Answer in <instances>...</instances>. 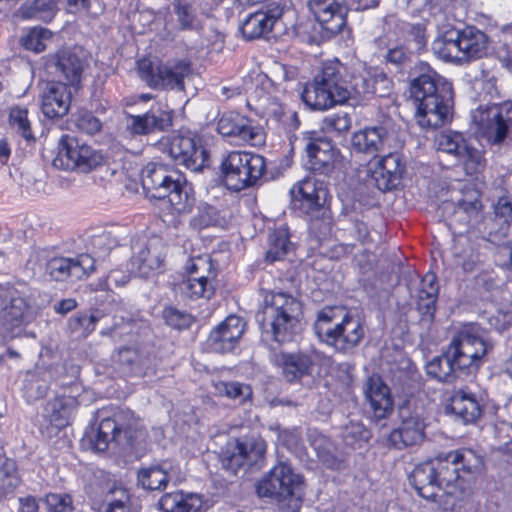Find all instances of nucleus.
I'll return each mask as SVG.
<instances>
[{
    "mask_svg": "<svg viewBox=\"0 0 512 512\" xmlns=\"http://www.w3.org/2000/svg\"><path fill=\"white\" fill-rule=\"evenodd\" d=\"M347 77L348 69L338 59L323 62L313 81L302 93L304 103L313 110L324 111L344 104L351 97L352 91L357 94L378 93L379 80L370 78L369 72L353 77L352 84L348 83ZM380 82L386 83L388 80L381 76Z\"/></svg>",
    "mask_w": 512,
    "mask_h": 512,
    "instance_id": "nucleus-1",
    "label": "nucleus"
},
{
    "mask_svg": "<svg viewBox=\"0 0 512 512\" xmlns=\"http://www.w3.org/2000/svg\"><path fill=\"white\" fill-rule=\"evenodd\" d=\"M263 304L256 314L262 337L279 344L291 342L301 330L302 301L289 292L261 290Z\"/></svg>",
    "mask_w": 512,
    "mask_h": 512,
    "instance_id": "nucleus-2",
    "label": "nucleus"
},
{
    "mask_svg": "<svg viewBox=\"0 0 512 512\" xmlns=\"http://www.w3.org/2000/svg\"><path fill=\"white\" fill-rule=\"evenodd\" d=\"M314 332L321 342L345 352L360 344L365 328L358 315L337 307H325L317 313Z\"/></svg>",
    "mask_w": 512,
    "mask_h": 512,
    "instance_id": "nucleus-3",
    "label": "nucleus"
},
{
    "mask_svg": "<svg viewBox=\"0 0 512 512\" xmlns=\"http://www.w3.org/2000/svg\"><path fill=\"white\" fill-rule=\"evenodd\" d=\"M141 182L149 197L167 199L177 212L186 211L193 203L192 188L184 176L163 164L148 163L142 169Z\"/></svg>",
    "mask_w": 512,
    "mask_h": 512,
    "instance_id": "nucleus-4",
    "label": "nucleus"
},
{
    "mask_svg": "<svg viewBox=\"0 0 512 512\" xmlns=\"http://www.w3.org/2000/svg\"><path fill=\"white\" fill-rule=\"evenodd\" d=\"M265 168L261 155L245 151L228 153L220 164L224 185L237 192L254 185L264 174Z\"/></svg>",
    "mask_w": 512,
    "mask_h": 512,
    "instance_id": "nucleus-5",
    "label": "nucleus"
},
{
    "mask_svg": "<svg viewBox=\"0 0 512 512\" xmlns=\"http://www.w3.org/2000/svg\"><path fill=\"white\" fill-rule=\"evenodd\" d=\"M455 357L456 364L465 374L476 371L483 364L484 358L492 350V344L482 336L476 325L463 327L448 346Z\"/></svg>",
    "mask_w": 512,
    "mask_h": 512,
    "instance_id": "nucleus-6",
    "label": "nucleus"
},
{
    "mask_svg": "<svg viewBox=\"0 0 512 512\" xmlns=\"http://www.w3.org/2000/svg\"><path fill=\"white\" fill-rule=\"evenodd\" d=\"M158 148L177 165L191 171H201L207 165L208 153L201 139L189 131L162 138L158 142Z\"/></svg>",
    "mask_w": 512,
    "mask_h": 512,
    "instance_id": "nucleus-7",
    "label": "nucleus"
},
{
    "mask_svg": "<svg viewBox=\"0 0 512 512\" xmlns=\"http://www.w3.org/2000/svg\"><path fill=\"white\" fill-rule=\"evenodd\" d=\"M138 72L149 87L183 91L184 80L192 75L193 70L187 59L170 60L156 66L143 59L138 62Z\"/></svg>",
    "mask_w": 512,
    "mask_h": 512,
    "instance_id": "nucleus-8",
    "label": "nucleus"
},
{
    "mask_svg": "<svg viewBox=\"0 0 512 512\" xmlns=\"http://www.w3.org/2000/svg\"><path fill=\"white\" fill-rule=\"evenodd\" d=\"M103 161L100 151L73 136L63 134L58 140L57 154L52 163L55 168L87 173L102 165Z\"/></svg>",
    "mask_w": 512,
    "mask_h": 512,
    "instance_id": "nucleus-9",
    "label": "nucleus"
},
{
    "mask_svg": "<svg viewBox=\"0 0 512 512\" xmlns=\"http://www.w3.org/2000/svg\"><path fill=\"white\" fill-rule=\"evenodd\" d=\"M303 479L295 474L287 463L280 462L257 484V493L260 497H273L286 499L291 497L292 508L297 511L300 508Z\"/></svg>",
    "mask_w": 512,
    "mask_h": 512,
    "instance_id": "nucleus-10",
    "label": "nucleus"
},
{
    "mask_svg": "<svg viewBox=\"0 0 512 512\" xmlns=\"http://www.w3.org/2000/svg\"><path fill=\"white\" fill-rule=\"evenodd\" d=\"M478 133L492 144L501 143L512 128V101L492 103L472 112Z\"/></svg>",
    "mask_w": 512,
    "mask_h": 512,
    "instance_id": "nucleus-11",
    "label": "nucleus"
},
{
    "mask_svg": "<svg viewBox=\"0 0 512 512\" xmlns=\"http://www.w3.org/2000/svg\"><path fill=\"white\" fill-rule=\"evenodd\" d=\"M141 431L138 429V420L131 411H121L114 418H104L97 429L93 439V447L99 452L108 449L111 442L118 445L132 446L134 439Z\"/></svg>",
    "mask_w": 512,
    "mask_h": 512,
    "instance_id": "nucleus-12",
    "label": "nucleus"
},
{
    "mask_svg": "<svg viewBox=\"0 0 512 512\" xmlns=\"http://www.w3.org/2000/svg\"><path fill=\"white\" fill-rule=\"evenodd\" d=\"M436 144L439 151L452 155L467 175H478L486 167L483 151L473 146L460 132H443L437 137Z\"/></svg>",
    "mask_w": 512,
    "mask_h": 512,
    "instance_id": "nucleus-13",
    "label": "nucleus"
},
{
    "mask_svg": "<svg viewBox=\"0 0 512 512\" xmlns=\"http://www.w3.org/2000/svg\"><path fill=\"white\" fill-rule=\"evenodd\" d=\"M188 277L178 284L179 291L191 299L210 298L214 292L217 272L209 255L188 259L185 265Z\"/></svg>",
    "mask_w": 512,
    "mask_h": 512,
    "instance_id": "nucleus-14",
    "label": "nucleus"
},
{
    "mask_svg": "<svg viewBox=\"0 0 512 512\" xmlns=\"http://www.w3.org/2000/svg\"><path fill=\"white\" fill-rule=\"evenodd\" d=\"M300 144L305 152L306 166L314 172L327 175L342 162L339 151L331 141L315 131L303 133Z\"/></svg>",
    "mask_w": 512,
    "mask_h": 512,
    "instance_id": "nucleus-15",
    "label": "nucleus"
},
{
    "mask_svg": "<svg viewBox=\"0 0 512 512\" xmlns=\"http://www.w3.org/2000/svg\"><path fill=\"white\" fill-rule=\"evenodd\" d=\"M453 90L450 83H442L435 97H429L417 104V123L423 128H437L451 117Z\"/></svg>",
    "mask_w": 512,
    "mask_h": 512,
    "instance_id": "nucleus-16",
    "label": "nucleus"
},
{
    "mask_svg": "<svg viewBox=\"0 0 512 512\" xmlns=\"http://www.w3.org/2000/svg\"><path fill=\"white\" fill-rule=\"evenodd\" d=\"M217 130L222 136L238 144L246 143L257 147L265 143L264 130L249 118L235 112L223 114L218 120Z\"/></svg>",
    "mask_w": 512,
    "mask_h": 512,
    "instance_id": "nucleus-17",
    "label": "nucleus"
},
{
    "mask_svg": "<svg viewBox=\"0 0 512 512\" xmlns=\"http://www.w3.org/2000/svg\"><path fill=\"white\" fill-rule=\"evenodd\" d=\"M30 306L14 288L0 290V334H12L29 320Z\"/></svg>",
    "mask_w": 512,
    "mask_h": 512,
    "instance_id": "nucleus-18",
    "label": "nucleus"
},
{
    "mask_svg": "<svg viewBox=\"0 0 512 512\" xmlns=\"http://www.w3.org/2000/svg\"><path fill=\"white\" fill-rule=\"evenodd\" d=\"M166 245L159 238L151 239L146 245L136 249L130 259V269L141 278L153 277L164 271Z\"/></svg>",
    "mask_w": 512,
    "mask_h": 512,
    "instance_id": "nucleus-19",
    "label": "nucleus"
},
{
    "mask_svg": "<svg viewBox=\"0 0 512 512\" xmlns=\"http://www.w3.org/2000/svg\"><path fill=\"white\" fill-rule=\"evenodd\" d=\"M294 204L305 214L318 217L324 209L327 189L323 182L314 177H306L290 190Z\"/></svg>",
    "mask_w": 512,
    "mask_h": 512,
    "instance_id": "nucleus-20",
    "label": "nucleus"
},
{
    "mask_svg": "<svg viewBox=\"0 0 512 512\" xmlns=\"http://www.w3.org/2000/svg\"><path fill=\"white\" fill-rule=\"evenodd\" d=\"M261 9L250 13L242 22L240 30L247 40L258 39L268 35L276 21L283 14L280 0H265Z\"/></svg>",
    "mask_w": 512,
    "mask_h": 512,
    "instance_id": "nucleus-21",
    "label": "nucleus"
},
{
    "mask_svg": "<svg viewBox=\"0 0 512 512\" xmlns=\"http://www.w3.org/2000/svg\"><path fill=\"white\" fill-rule=\"evenodd\" d=\"M94 270V259L88 254L75 258L54 257L46 264V274L53 280H81Z\"/></svg>",
    "mask_w": 512,
    "mask_h": 512,
    "instance_id": "nucleus-22",
    "label": "nucleus"
},
{
    "mask_svg": "<svg viewBox=\"0 0 512 512\" xmlns=\"http://www.w3.org/2000/svg\"><path fill=\"white\" fill-rule=\"evenodd\" d=\"M308 8L330 35L339 33L346 24L348 9L344 0H309Z\"/></svg>",
    "mask_w": 512,
    "mask_h": 512,
    "instance_id": "nucleus-23",
    "label": "nucleus"
},
{
    "mask_svg": "<svg viewBox=\"0 0 512 512\" xmlns=\"http://www.w3.org/2000/svg\"><path fill=\"white\" fill-rule=\"evenodd\" d=\"M270 360L288 382H297L303 377L310 376L314 368L312 356L301 351L274 352Z\"/></svg>",
    "mask_w": 512,
    "mask_h": 512,
    "instance_id": "nucleus-24",
    "label": "nucleus"
},
{
    "mask_svg": "<svg viewBox=\"0 0 512 512\" xmlns=\"http://www.w3.org/2000/svg\"><path fill=\"white\" fill-rule=\"evenodd\" d=\"M245 331V322L238 316L230 315L219 324L207 339L208 348L216 353L231 352Z\"/></svg>",
    "mask_w": 512,
    "mask_h": 512,
    "instance_id": "nucleus-25",
    "label": "nucleus"
},
{
    "mask_svg": "<svg viewBox=\"0 0 512 512\" xmlns=\"http://www.w3.org/2000/svg\"><path fill=\"white\" fill-rule=\"evenodd\" d=\"M371 183L380 191H390L395 188L402 177L403 166L398 155L389 153L369 164Z\"/></svg>",
    "mask_w": 512,
    "mask_h": 512,
    "instance_id": "nucleus-26",
    "label": "nucleus"
},
{
    "mask_svg": "<svg viewBox=\"0 0 512 512\" xmlns=\"http://www.w3.org/2000/svg\"><path fill=\"white\" fill-rule=\"evenodd\" d=\"M87 61L73 51H60L49 61L48 67L53 68L67 86L78 87L87 68Z\"/></svg>",
    "mask_w": 512,
    "mask_h": 512,
    "instance_id": "nucleus-27",
    "label": "nucleus"
},
{
    "mask_svg": "<svg viewBox=\"0 0 512 512\" xmlns=\"http://www.w3.org/2000/svg\"><path fill=\"white\" fill-rule=\"evenodd\" d=\"M71 104V91L63 81H51L45 84L41 94V110L47 118L65 116Z\"/></svg>",
    "mask_w": 512,
    "mask_h": 512,
    "instance_id": "nucleus-28",
    "label": "nucleus"
},
{
    "mask_svg": "<svg viewBox=\"0 0 512 512\" xmlns=\"http://www.w3.org/2000/svg\"><path fill=\"white\" fill-rule=\"evenodd\" d=\"M231 451L223 459V465L236 472V470L248 462L252 464L261 458L265 451L266 445L262 439L259 438H245L236 440L230 444Z\"/></svg>",
    "mask_w": 512,
    "mask_h": 512,
    "instance_id": "nucleus-29",
    "label": "nucleus"
},
{
    "mask_svg": "<svg viewBox=\"0 0 512 512\" xmlns=\"http://www.w3.org/2000/svg\"><path fill=\"white\" fill-rule=\"evenodd\" d=\"M364 394L375 419H385L392 413L394 405L390 389L378 375L367 379Z\"/></svg>",
    "mask_w": 512,
    "mask_h": 512,
    "instance_id": "nucleus-30",
    "label": "nucleus"
},
{
    "mask_svg": "<svg viewBox=\"0 0 512 512\" xmlns=\"http://www.w3.org/2000/svg\"><path fill=\"white\" fill-rule=\"evenodd\" d=\"M182 479L180 468L167 461L143 468L138 472L139 483L149 490H160L169 482L178 483Z\"/></svg>",
    "mask_w": 512,
    "mask_h": 512,
    "instance_id": "nucleus-31",
    "label": "nucleus"
},
{
    "mask_svg": "<svg viewBox=\"0 0 512 512\" xmlns=\"http://www.w3.org/2000/svg\"><path fill=\"white\" fill-rule=\"evenodd\" d=\"M388 131L383 126L365 127L351 137V146L358 152L374 156L385 149Z\"/></svg>",
    "mask_w": 512,
    "mask_h": 512,
    "instance_id": "nucleus-32",
    "label": "nucleus"
},
{
    "mask_svg": "<svg viewBox=\"0 0 512 512\" xmlns=\"http://www.w3.org/2000/svg\"><path fill=\"white\" fill-rule=\"evenodd\" d=\"M439 488L447 495H456L465 488L460 468L450 461V454L433 460Z\"/></svg>",
    "mask_w": 512,
    "mask_h": 512,
    "instance_id": "nucleus-33",
    "label": "nucleus"
},
{
    "mask_svg": "<svg viewBox=\"0 0 512 512\" xmlns=\"http://www.w3.org/2000/svg\"><path fill=\"white\" fill-rule=\"evenodd\" d=\"M461 64L483 57L487 52L488 38L482 31L467 27L458 31Z\"/></svg>",
    "mask_w": 512,
    "mask_h": 512,
    "instance_id": "nucleus-34",
    "label": "nucleus"
},
{
    "mask_svg": "<svg viewBox=\"0 0 512 512\" xmlns=\"http://www.w3.org/2000/svg\"><path fill=\"white\" fill-rule=\"evenodd\" d=\"M420 75L410 83L411 97L419 104L429 97H435L442 83H447L427 64L420 63Z\"/></svg>",
    "mask_w": 512,
    "mask_h": 512,
    "instance_id": "nucleus-35",
    "label": "nucleus"
},
{
    "mask_svg": "<svg viewBox=\"0 0 512 512\" xmlns=\"http://www.w3.org/2000/svg\"><path fill=\"white\" fill-rule=\"evenodd\" d=\"M424 428V422L420 417L409 416L391 432L389 440L397 449L416 445L424 438Z\"/></svg>",
    "mask_w": 512,
    "mask_h": 512,
    "instance_id": "nucleus-36",
    "label": "nucleus"
},
{
    "mask_svg": "<svg viewBox=\"0 0 512 512\" xmlns=\"http://www.w3.org/2000/svg\"><path fill=\"white\" fill-rule=\"evenodd\" d=\"M410 482L421 497L434 499L440 488L433 460L417 465L410 475Z\"/></svg>",
    "mask_w": 512,
    "mask_h": 512,
    "instance_id": "nucleus-37",
    "label": "nucleus"
},
{
    "mask_svg": "<svg viewBox=\"0 0 512 512\" xmlns=\"http://www.w3.org/2000/svg\"><path fill=\"white\" fill-rule=\"evenodd\" d=\"M452 356L451 351L447 348L442 355L434 357L426 364V373L439 382L453 383L465 373L462 368L458 367L455 357Z\"/></svg>",
    "mask_w": 512,
    "mask_h": 512,
    "instance_id": "nucleus-38",
    "label": "nucleus"
},
{
    "mask_svg": "<svg viewBox=\"0 0 512 512\" xmlns=\"http://www.w3.org/2000/svg\"><path fill=\"white\" fill-rule=\"evenodd\" d=\"M77 405V399L73 396L56 397L46 404L45 417L54 427L64 428L69 425Z\"/></svg>",
    "mask_w": 512,
    "mask_h": 512,
    "instance_id": "nucleus-39",
    "label": "nucleus"
},
{
    "mask_svg": "<svg viewBox=\"0 0 512 512\" xmlns=\"http://www.w3.org/2000/svg\"><path fill=\"white\" fill-rule=\"evenodd\" d=\"M451 412L465 424L476 422L481 414V406L476 397L465 390L455 391L450 399Z\"/></svg>",
    "mask_w": 512,
    "mask_h": 512,
    "instance_id": "nucleus-40",
    "label": "nucleus"
},
{
    "mask_svg": "<svg viewBox=\"0 0 512 512\" xmlns=\"http://www.w3.org/2000/svg\"><path fill=\"white\" fill-rule=\"evenodd\" d=\"M158 505L163 512H197L202 506V499L197 494L175 491L164 494Z\"/></svg>",
    "mask_w": 512,
    "mask_h": 512,
    "instance_id": "nucleus-41",
    "label": "nucleus"
},
{
    "mask_svg": "<svg viewBox=\"0 0 512 512\" xmlns=\"http://www.w3.org/2000/svg\"><path fill=\"white\" fill-rule=\"evenodd\" d=\"M439 286L434 273H426L419 285L416 305L422 315L433 317Z\"/></svg>",
    "mask_w": 512,
    "mask_h": 512,
    "instance_id": "nucleus-42",
    "label": "nucleus"
},
{
    "mask_svg": "<svg viewBox=\"0 0 512 512\" xmlns=\"http://www.w3.org/2000/svg\"><path fill=\"white\" fill-rule=\"evenodd\" d=\"M433 53L441 60L461 64L458 31H446L432 42Z\"/></svg>",
    "mask_w": 512,
    "mask_h": 512,
    "instance_id": "nucleus-43",
    "label": "nucleus"
},
{
    "mask_svg": "<svg viewBox=\"0 0 512 512\" xmlns=\"http://www.w3.org/2000/svg\"><path fill=\"white\" fill-rule=\"evenodd\" d=\"M445 211L453 209V218L456 221L468 223L473 217H476L481 210V202L478 199L476 192L467 194L464 199L457 200V205L454 207L452 203H445L443 205Z\"/></svg>",
    "mask_w": 512,
    "mask_h": 512,
    "instance_id": "nucleus-44",
    "label": "nucleus"
},
{
    "mask_svg": "<svg viewBox=\"0 0 512 512\" xmlns=\"http://www.w3.org/2000/svg\"><path fill=\"white\" fill-rule=\"evenodd\" d=\"M450 461L460 468V474L465 476L477 473L483 465L482 458L471 449H458L449 452Z\"/></svg>",
    "mask_w": 512,
    "mask_h": 512,
    "instance_id": "nucleus-45",
    "label": "nucleus"
},
{
    "mask_svg": "<svg viewBox=\"0 0 512 512\" xmlns=\"http://www.w3.org/2000/svg\"><path fill=\"white\" fill-rule=\"evenodd\" d=\"M215 392L219 396L238 402V404H246L252 399V388L248 384L238 381H218L214 383Z\"/></svg>",
    "mask_w": 512,
    "mask_h": 512,
    "instance_id": "nucleus-46",
    "label": "nucleus"
},
{
    "mask_svg": "<svg viewBox=\"0 0 512 512\" xmlns=\"http://www.w3.org/2000/svg\"><path fill=\"white\" fill-rule=\"evenodd\" d=\"M152 133L164 132L173 124V110L165 103H156L146 111Z\"/></svg>",
    "mask_w": 512,
    "mask_h": 512,
    "instance_id": "nucleus-47",
    "label": "nucleus"
},
{
    "mask_svg": "<svg viewBox=\"0 0 512 512\" xmlns=\"http://www.w3.org/2000/svg\"><path fill=\"white\" fill-rule=\"evenodd\" d=\"M291 247L288 231L286 228H278L269 236V249L266 252V259L275 262L284 258Z\"/></svg>",
    "mask_w": 512,
    "mask_h": 512,
    "instance_id": "nucleus-48",
    "label": "nucleus"
},
{
    "mask_svg": "<svg viewBox=\"0 0 512 512\" xmlns=\"http://www.w3.org/2000/svg\"><path fill=\"white\" fill-rule=\"evenodd\" d=\"M9 124L13 131L21 135L25 140H35L28 110L24 107H13L9 113Z\"/></svg>",
    "mask_w": 512,
    "mask_h": 512,
    "instance_id": "nucleus-49",
    "label": "nucleus"
},
{
    "mask_svg": "<svg viewBox=\"0 0 512 512\" xmlns=\"http://www.w3.org/2000/svg\"><path fill=\"white\" fill-rule=\"evenodd\" d=\"M455 263L462 268L464 273L476 271L480 265L479 253L472 246L463 247L458 241L453 248Z\"/></svg>",
    "mask_w": 512,
    "mask_h": 512,
    "instance_id": "nucleus-50",
    "label": "nucleus"
},
{
    "mask_svg": "<svg viewBox=\"0 0 512 512\" xmlns=\"http://www.w3.org/2000/svg\"><path fill=\"white\" fill-rule=\"evenodd\" d=\"M52 36L51 31L42 27H34L21 38V44L27 50L39 53L45 50L46 41Z\"/></svg>",
    "mask_w": 512,
    "mask_h": 512,
    "instance_id": "nucleus-51",
    "label": "nucleus"
},
{
    "mask_svg": "<svg viewBox=\"0 0 512 512\" xmlns=\"http://www.w3.org/2000/svg\"><path fill=\"white\" fill-rule=\"evenodd\" d=\"M310 443L318 458L328 466L334 463V445L325 435L314 432L310 434Z\"/></svg>",
    "mask_w": 512,
    "mask_h": 512,
    "instance_id": "nucleus-52",
    "label": "nucleus"
},
{
    "mask_svg": "<svg viewBox=\"0 0 512 512\" xmlns=\"http://www.w3.org/2000/svg\"><path fill=\"white\" fill-rule=\"evenodd\" d=\"M173 8L182 30H192L195 28L196 13L192 4L186 0H175Z\"/></svg>",
    "mask_w": 512,
    "mask_h": 512,
    "instance_id": "nucleus-53",
    "label": "nucleus"
},
{
    "mask_svg": "<svg viewBox=\"0 0 512 512\" xmlns=\"http://www.w3.org/2000/svg\"><path fill=\"white\" fill-rule=\"evenodd\" d=\"M351 118L347 113H335L323 118L321 128L327 133H343L350 129Z\"/></svg>",
    "mask_w": 512,
    "mask_h": 512,
    "instance_id": "nucleus-54",
    "label": "nucleus"
},
{
    "mask_svg": "<svg viewBox=\"0 0 512 512\" xmlns=\"http://www.w3.org/2000/svg\"><path fill=\"white\" fill-rule=\"evenodd\" d=\"M125 130L132 136H145L152 134L147 113L132 115L127 114Z\"/></svg>",
    "mask_w": 512,
    "mask_h": 512,
    "instance_id": "nucleus-55",
    "label": "nucleus"
},
{
    "mask_svg": "<svg viewBox=\"0 0 512 512\" xmlns=\"http://www.w3.org/2000/svg\"><path fill=\"white\" fill-rule=\"evenodd\" d=\"M44 503L49 512H68L72 508V499L66 494L50 493Z\"/></svg>",
    "mask_w": 512,
    "mask_h": 512,
    "instance_id": "nucleus-56",
    "label": "nucleus"
},
{
    "mask_svg": "<svg viewBox=\"0 0 512 512\" xmlns=\"http://www.w3.org/2000/svg\"><path fill=\"white\" fill-rule=\"evenodd\" d=\"M370 437L368 430L360 423H351L346 426L343 432V439L347 445H355L359 442H366Z\"/></svg>",
    "mask_w": 512,
    "mask_h": 512,
    "instance_id": "nucleus-57",
    "label": "nucleus"
},
{
    "mask_svg": "<svg viewBox=\"0 0 512 512\" xmlns=\"http://www.w3.org/2000/svg\"><path fill=\"white\" fill-rule=\"evenodd\" d=\"M163 317L169 326L176 329L187 328L191 324V317L189 314L172 307H168L164 310Z\"/></svg>",
    "mask_w": 512,
    "mask_h": 512,
    "instance_id": "nucleus-58",
    "label": "nucleus"
},
{
    "mask_svg": "<svg viewBox=\"0 0 512 512\" xmlns=\"http://www.w3.org/2000/svg\"><path fill=\"white\" fill-rule=\"evenodd\" d=\"M138 360V353L135 349L129 347H123L118 350L117 354L114 356V361L121 368L124 374L130 373L132 371L133 365Z\"/></svg>",
    "mask_w": 512,
    "mask_h": 512,
    "instance_id": "nucleus-59",
    "label": "nucleus"
},
{
    "mask_svg": "<svg viewBox=\"0 0 512 512\" xmlns=\"http://www.w3.org/2000/svg\"><path fill=\"white\" fill-rule=\"evenodd\" d=\"M76 126L80 131L93 135L101 130L102 124L92 113L86 112L79 115Z\"/></svg>",
    "mask_w": 512,
    "mask_h": 512,
    "instance_id": "nucleus-60",
    "label": "nucleus"
},
{
    "mask_svg": "<svg viewBox=\"0 0 512 512\" xmlns=\"http://www.w3.org/2000/svg\"><path fill=\"white\" fill-rule=\"evenodd\" d=\"M411 56L412 53L404 46H396L386 52L385 59L396 67H402L411 60Z\"/></svg>",
    "mask_w": 512,
    "mask_h": 512,
    "instance_id": "nucleus-61",
    "label": "nucleus"
},
{
    "mask_svg": "<svg viewBox=\"0 0 512 512\" xmlns=\"http://www.w3.org/2000/svg\"><path fill=\"white\" fill-rule=\"evenodd\" d=\"M494 213L502 224H509L512 221V202L506 197L500 198L494 206Z\"/></svg>",
    "mask_w": 512,
    "mask_h": 512,
    "instance_id": "nucleus-62",
    "label": "nucleus"
},
{
    "mask_svg": "<svg viewBox=\"0 0 512 512\" xmlns=\"http://www.w3.org/2000/svg\"><path fill=\"white\" fill-rule=\"evenodd\" d=\"M116 493L120 494V496L109 500L105 512H129L127 505L129 496L126 491L120 489Z\"/></svg>",
    "mask_w": 512,
    "mask_h": 512,
    "instance_id": "nucleus-63",
    "label": "nucleus"
},
{
    "mask_svg": "<svg viewBox=\"0 0 512 512\" xmlns=\"http://www.w3.org/2000/svg\"><path fill=\"white\" fill-rule=\"evenodd\" d=\"M58 0H35L33 2V10L40 14L43 19H51L53 12L57 6Z\"/></svg>",
    "mask_w": 512,
    "mask_h": 512,
    "instance_id": "nucleus-64",
    "label": "nucleus"
}]
</instances>
